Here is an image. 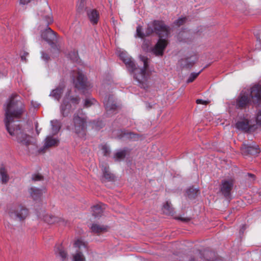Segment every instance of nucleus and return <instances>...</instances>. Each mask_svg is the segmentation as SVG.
<instances>
[{"label": "nucleus", "mask_w": 261, "mask_h": 261, "mask_svg": "<svg viewBox=\"0 0 261 261\" xmlns=\"http://www.w3.org/2000/svg\"><path fill=\"white\" fill-rule=\"evenodd\" d=\"M164 49H165V47H166V46L167 45V44H168V41H167L166 40H165V39H164Z\"/></svg>", "instance_id": "nucleus-48"}, {"label": "nucleus", "mask_w": 261, "mask_h": 261, "mask_svg": "<svg viewBox=\"0 0 261 261\" xmlns=\"http://www.w3.org/2000/svg\"><path fill=\"white\" fill-rule=\"evenodd\" d=\"M174 214V210L169 201L164 203V214L172 216Z\"/></svg>", "instance_id": "nucleus-29"}, {"label": "nucleus", "mask_w": 261, "mask_h": 261, "mask_svg": "<svg viewBox=\"0 0 261 261\" xmlns=\"http://www.w3.org/2000/svg\"><path fill=\"white\" fill-rule=\"evenodd\" d=\"M88 118L82 109L77 110L73 115L69 129L80 138L86 135Z\"/></svg>", "instance_id": "nucleus-4"}, {"label": "nucleus", "mask_w": 261, "mask_h": 261, "mask_svg": "<svg viewBox=\"0 0 261 261\" xmlns=\"http://www.w3.org/2000/svg\"><path fill=\"white\" fill-rule=\"evenodd\" d=\"M100 167L103 172V177L106 179L111 181L114 179V175L109 171V167L107 164H101Z\"/></svg>", "instance_id": "nucleus-21"}, {"label": "nucleus", "mask_w": 261, "mask_h": 261, "mask_svg": "<svg viewBox=\"0 0 261 261\" xmlns=\"http://www.w3.org/2000/svg\"><path fill=\"white\" fill-rule=\"evenodd\" d=\"M64 88V86H60L58 87L57 88L51 91L49 94V96L54 98L58 101H59L63 92Z\"/></svg>", "instance_id": "nucleus-20"}, {"label": "nucleus", "mask_w": 261, "mask_h": 261, "mask_svg": "<svg viewBox=\"0 0 261 261\" xmlns=\"http://www.w3.org/2000/svg\"><path fill=\"white\" fill-rule=\"evenodd\" d=\"M73 83L75 87L85 93L91 87L90 83L87 81L86 77L79 70H74L72 73Z\"/></svg>", "instance_id": "nucleus-6"}, {"label": "nucleus", "mask_w": 261, "mask_h": 261, "mask_svg": "<svg viewBox=\"0 0 261 261\" xmlns=\"http://www.w3.org/2000/svg\"><path fill=\"white\" fill-rule=\"evenodd\" d=\"M38 15L40 16V19L44 21L45 24L47 26H48L54 21L51 9L48 7L44 11H40Z\"/></svg>", "instance_id": "nucleus-12"}, {"label": "nucleus", "mask_w": 261, "mask_h": 261, "mask_svg": "<svg viewBox=\"0 0 261 261\" xmlns=\"http://www.w3.org/2000/svg\"><path fill=\"white\" fill-rule=\"evenodd\" d=\"M127 135H128V137L130 139H134L135 140L136 138H138V136L136 134L132 133H129L127 134Z\"/></svg>", "instance_id": "nucleus-45"}, {"label": "nucleus", "mask_w": 261, "mask_h": 261, "mask_svg": "<svg viewBox=\"0 0 261 261\" xmlns=\"http://www.w3.org/2000/svg\"><path fill=\"white\" fill-rule=\"evenodd\" d=\"M197 60L196 56H191L190 57L181 59L179 63L182 68H190L193 66Z\"/></svg>", "instance_id": "nucleus-17"}, {"label": "nucleus", "mask_w": 261, "mask_h": 261, "mask_svg": "<svg viewBox=\"0 0 261 261\" xmlns=\"http://www.w3.org/2000/svg\"><path fill=\"white\" fill-rule=\"evenodd\" d=\"M73 54L74 55V56H75L74 58L73 59V60H77V53L76 52H73Z\"/></svg>", "instance_id": "nucleus-47"}, {"label": "nucleus", "mask_w": 261, "mask_h": 261, "mask_svg": "<svg viewBox=\"0 0 261 261\" xmlns=\"http://www.w3.org/2000/svg\"><path fill=\"white\" fill-rule=\"evenodd\" d=\"M196 103L206 105L210 103L209 100H204L201 99H198L196 101Z\"/></svg>", "instance_id": "nucleus-41"}, {"label": "nucleus", "mask_w": 261, "mask_h": 261, "mask_svg": "<svg viewBox=\"0 0 261 261\" xmlns=\"http://www.w3.org/2000/svg\"><path fill=\"white\" fill-rule=\"evenodd\" d=\"M96 100L94 98H87L85 99L84 102V107L88 108L91 105L94 104Z\"/></svg>", "instance_id": "nucleus-36"}, {"label": "nucleus", "mask_w": 261, "mask_h": 261, "mask_svg": "<svg viewBox=\"0 0 261 261\" xmlns=\"http://www.w3.org/2000/svg\"><path fill=\"white\" fill-rule=\"evenodd\" d=\"M119 56L125 64L128 70L134 74V78L139 84H143L147 80L148 74L147 70L148 67L149 59L144 56L140 55L139 58L143 64L142 68H138L132 59L125 52H121Z\"/></svg>", "instance_id": "nucleus-3"}, {"label": "nucleus", "mask_w": 261, "mask_h": 261, "mask_svg": "<svg viewBox=\"0 0 261 261\" xmlns=\"http://www.w3.org/2000/svg\"><path fill=\"white\" fill-rule=\"evenodd\" d=\"M236 127L245 132H248L250 129L249 123L247 120L238 121L236 124Z\"/></svg>", "instance_id": "nucleus-25"}, {"label": "nucleus", "mask_w": 261, "mask_h": 261, "mask_svg": "<svg viewBox=\"0 0 261 261\" xmlns=\"http://www.w3.org/2000/svg\"><path fill=\"white\" fill-rule=\"evenodd\" d=\"M92 211L94 216L98 217L102 213V208L100 205H96L92 207Z\"/></svg>", "instance_id": "nucleus-30"}, {"label": "nucleus", "mask_w": 261, "mask_h": 261, "mask_svg": "<svg viewBox=\"0 0 261 261\" xmlns=\"http://www.w3.org/2000/svg\"><path fill=\"white\" fill-rule=\"evenodd\" d=\"M41 38L49 43H53L56 40V33L48 26L46 29L41 32Z\"/></svg>", "instance_id": "nucleus-13"}, {"label": "nucleus", "mask_w": 261, "mask_h": 261, "mask_svg": "<svg viewBox=\"0 0 261 261\" xmlns=\"http://www.w3.org/2000/svg\"><path fill=\"white\" fill-rule=\"evenodd\" d=\"M199 253H200V255L202 256V254H201V252H199Z\"/></svg>", "instance_id": "nucleus-52"}, {"label": "nucleus", "mask_w": 261, "mask_h": 261, "mask_svg": "<svg viewBox=\"0 0 261 261\" xmlns=\"http://www.w3.org/2000/svg\"><path fill=\"white\" fill-rule=\"evenodd\" d=\"M103 102L108 115L115 114L118 112L119 107L116 105V102L114 100L112 96L106 97Z\"/></svg>", "instance_id": "nucleus-9"}, {"label": "nucleus", "mask_w": 261, "mask_h": 261, "mask_svg": "<svg viewBox=\"0 0 261 261\" xmlns=\"http://www.w3.org/2000/svg\"><path fill=\"white\" fill-rule=\"evenodd\" d=\"M233 181L232 180H223L222 181L221 191L226 198H228L230 195V191L233 187Z\"/></svg>", "instance_id": "nucleus-16"}, {"label": "nucleus", "mask_w": 261, "mask_h": 261, "mask_svg": "<svg viewBox=\"0 0 261 261\" xmlns=\"http://www.w3.org/2000/svg\"><path fill=\"white\" fill-rule=\"evenodd\" d=\"M175 219L177 220H180L184 222H188L190 221L191 218L189 217H176Z\"/></svg>", "instance_id": "nucleus-40"}, {"label": "nucleus", "mask_w": 261, "mask_h": 261, "mask_svg": "<svg viewBox=\"0 0 261 261\" xmlns=\"http://www.w3.org/2000/svg\"><path fill=\"white\" fill-rule=\"evenodd\" d=\"M7 213L10 219L21 221L28 216L29 210L22 205L15 204L9 207Z\"/></svg>", "instance_id": "nucleus-5"}, {"label": "nucleus", "mask_w": 261, "mask_h": 261, "mask_svg": "<svg viewBox=\"0 0 261 261\" xmlns=\"http://www.w3.org/2000/svg\"><path fill=\"white\" fill-rule=\"evenodd\" d=\"M76 8L77 11L79 13L82 12L85 8V0H79L77 2Z\"/></svg>", "instance_id": "nucleus-32"}, {"label": "nucleus", "mask_w": 261, "mask_h": 261, "mask_svg": "<svg viewBox=\"0 0 261 261\" xmlns=\"http://www.w3.org/2000/svg\"><path fill=\"white\" fill-rule=\"evenodd\" d=\"M28 55V53H24V55H22L21 56V58L22 60H25V56H27Z\"/></svg>", "instance_id": "nucleus-46"}, {"label": "nucleus", "mask_w": 261, "mask_h": 261, "mask_svg": "<svg viewBox=\"0 0 261 261\" xmlns=\"http://www.w3.org/2000/svg\"><path fill=\"white\" fill-rule=\"evenodd\" d=\"M29 193L32 198L34 200H37L41 197L43 191L39 188L32 187L29 189Z\"/></svg>", "instance_id": "nucleus-22"}, {"label": "nucleus", "mask_w": 261, "mask_h": 261, "mask_svg": "<svg viewBox=\"0 0 261 261\" xmlns=\"http://www.w3.org/2000/svg\"><path fill=\"white\" fill-rule=\"evenodd\" d=\"M43 178V177L39 174H34L32 176V179L34 181L41 180Z\"/></svg>", "instance_id": "nucleus-38"}, {"label": "nucleus", "mask_w": 261, "mask_h": 261, "mask_svg": "<svg viewBox=\"0 0 261 261\" xmlns=\"http://www.w3.org/2000/svg\"><path fill=\"white\" fill-rule=\"evenodd\" d=\"M250 95L253 104L259 105L261 103V85H254L250 88Z\"/></svg>", "instance_id": "nucleus-10"}, {"label": "nucleus", "mask_w": 261, "mask_h": 261, "mask_svg": "<svg viewBox=\"0 0 261 261\" xmlns=\"http://www.w3.org/2000/svg\"><path fill=\"white\" fill-rule=\"evenodd\" d=\"M259 195H261V191L259 192Z\"/></svg>", "instance_id": "nucleus-51"}, {"label": "nucleus", "mask_w": 261, "mask_h": 261, "mask_svg": "<svg viewBox=\"0 0 261 261\" xmlns=\"http://www.w3.org/2000/svg\"><path fill=\"white\" fill-rule=\"evenodd\" d=\"M54 252L56 256L59 258L62 261H67L68 260V253L62 245H56L54 248Z\"/></svg>", "instance_id": "nucleus-14"}, {"label": "nucleus", "mask_w": 261, "mask_h": 261, "mask_svg": "<svg viewBox=\"0 0 261 261\" xmlns=\"http://www.w3.org/2000/svg\"><path fill=\"white\" fill-rule=\"evenodd\" d=\"M43 219L45 222L50 224L60 223L62 221L61 218L49 214H46L44 216Z\"/></svg>", "instance_id": "nucleus-23"}, {"label": "nucleus", "mask_w": 261, "mask_h": 261, "mask_svg": "<svg viewBox=\"0 0 261 261\" xmlns=\"http://www.w3.org/2000/svg\"><path fill=\"white\" fill-rule=\"evenodd\" d=\"M0 178L3 184H6L9 180V176L7 170L4 167L0 168Z\"/></svg>", "instance_id": "nucleus-27"}, {"label": "nucleus", "mask_w": 261, "mask_h": 261, "mask_svg": "<svg viewBox=\"0 0 261 261\" xmlns=\"http://www.w3.org/2000/svg\"><path fill=\"white\" fill-rule=\"evenodd\" d=\"M199 192V190L194 189L193 188H190L188 189L186 191L187 195L189 198H194Z\"/></svg>", "instance_id": "nucleus-31"}, {"label": "nucleus", "mask_w": 261, "mask_h": 261, "mask_svg": "<svg viewBox=\"0 0 261 261\" xmlns=\"http://www.w3.org/2000/svg\"><path fill=\"white\" fill-rule=\"evenodd\" d=\"M4 110V122L10 135L20 144L29 146L32 144V137L24 133L19 125L15 124L18 121L15 120L20 119L26 112L25 105L22 98L19 95L12 94L7 100Z\"/></svg>", "instance_id": "nucleus-1"}, {"label": "nucleus", "mask_w": 261, "mask_h": 261, "mask_svg": "<svg viewBox=\"0 0 261 261\" xmlns=\"http://www.w3.org/2000/svg\"><path fill=\"white\" fill-rule=\"evenodd\" d=\"M248 175L249 177L254 178V175L251 173H248Z\"/></svg>", "instance_id": "nucleus-49"}, {"label": "nucleus", "mask_w": 261, "mask_h": 261, "mask_svg": "<svg viewBox=\"0 0 261 261\" xmlns=\"http://www.w3.org/2000/svg\"><path fill=\"white\" fill-rule=\"evenodd\" d=\"M202 71V70H200L197 73L196 72H192L190 74L189 78L187 80V83H190L193 82L195 79H196V77L198 76V75L201 73V72Z\"/></svg>", "instance_id": "nucleus-35"}, {"label": "nucleus", "mask_w": 261, "mask_h": 261, "mask_svg": "<svg viewBox=\"0 0 261 261\" xmlns=\"http://www.w3.org/2000/svg\"><path fill=\"white\" fill-rule=\"evenodd\" d=\"M41 58L43 60H44L45 61H47L49 59V57L48 56V55L44 52H42L41 54Z\"/></svg>", "instance_id": "nucleus-44"}, {"label": "nucleus", "mask_w": 261, "mask_h": 261, "mask_svg": "<svg viewBox=\"0 0 261 261\" xmlns=\"http://www.w3.org/2000/svg\"><path fill=\"white\" fill-rule=\"evenodd\" d=\"M59 140L57 138H54L51 136H48L44 140V143L42 151H45L46 149L57 146L59 144Z\"/></svg>", "instance_id": "nucleus-15"}, {"label": "nucleus", "mask_w": 261, "mask_h": 261, "mask_svg": "<svg viewBox=\"0 0 261 261\" xmlns=\"http://www.w3.org/2000/svg\"><path fill=\"white\" fill-rule=\"evenodd\" d=\"M253 103L250 93L249 94L244 91H242L235 101V107L238 109H245L251 103Z\"/></svg>", "instance_id": "nucleus-7"}, {"label": "nucleus", "mask_w": 261, "mask_h": 261, "mask_svg": "<svg viewBox=\"0 0 261 261\" xmlns=\"http://www.w3.org/2000/svg\"><path fill=\"white\" fill-rule=\"evenodd\" d=\"M68 99V98L67 97V96L66 95V97H64L63 102L60 107L61 113L63 117L68 116L71 109V105L67 101Z\"/></svg>", "instance_id": "nucleus-18"}, {"label": "nucleus", "mask_w": 261, "mask_h": 261, "mask_svg": "<svg viewBox=\"0 0 261 261\" xmlns=\"http://www.w3.org/2000/svg\"><path fill=\"white\" fill-rule=\"evenodd\" d=\"M92 232L99 234L106 232L108 230V227L105 225H100L97 224H93L91 227Z\"/></svg>", "instance_id": "nucleus-24"}, {"label": "nucleus", "mask_w": 261, "mask_h": 261, "mask_svg": "<svg viewBox=\"0 0 261 261\" xmlns=\"http://www.w3.org/2000/svg\"><path fill=\"white\" fill-rule=\"evenodd\" d=\"M51 126V130L54 135L57 134L61 127V123L59 120L57 119L50 121Z\"/></svg>", "instance_id": "nucleus-26"}, {"label": "nucleus", "mask_w": 261, "mask_h": 261, "mask_svg": "<svg viewBox=\"0 0 261 261\" xmlns=\"http://www.w3.org/2000/svg\"><path fill=\"white\" fill-rule=\"evenodd\" d=\"M188 33L185 31L180 32L178 36L177 39L180 42H186L187 41V37L188 36Z\"/></svg>", "instance_id": "nucleus-33"}, {"label": "nucleus", "mask_w": 261, "mask_h": 261, "mask_svg": "<svg viewBox=\"0 0 261 261\" xmlns=\"http://www.w3.org/2000/svg\"><path fill=\"white\" fill-rule=\"evenodd\" d=\"M187 19L186 17L179 18L174 22V23L177 27H180L186 22Z\"/></svg>", "instance_id": "nucleus-37"}, {"label": "nucleus", "mask_w": 261, "mask_h": 261, "mask_svg": "<svg viewBox=\"0 0 261 261\" xmlns=\"http://www.w3.org/2000/svg\"><path fill=\"white\" fill-rule=\"evenodd\" d=\"M70 101L73 104H78L80 102V98L78 97H72L70 98Z\"/></svg>", "instance_id": "nucleus-42"}, {"label": "nucleus", "mask_w": 261, "mask_h": 261, "mask_svg": "<svg viewBox=\"0 0 261 261\" xmlns=\"http://www.w3.org/2000/svg\"><path fill=\"white\" fill-rule=\"evenodd\" d=\"M73 247L76 248V251L72 255V261H86V258L83 253L80 251L82 248H86V245L80 239L76 240L73 244Z\"/></svg>", "instance_id": "nucleus-8"}, {"label": "nucleus", "mask_w": 261, "mask_h": 261, "mask_svg": "<svg viewBox=\"0 0 261 261\" xmlns=\"http://www.w3.org/2000/svg\"><path fill=\"white\" fill-rule=\"evenodd\" d=\"M164 37L165 36H168L169 34L170 33V32H171V29L169 27L164 25Z\"/></svg>", "instance_id": "nucleus-43"}, {"label": "nucleus", "mask_w": 261, "mask_h": 261, "mask_svg": "<svg viewBox=\"0 0 261 261\" xmlns=\"http://www.w3.org/2000/svg\"><path fill=\"white\" fill-rule=\"evenodd\" d=\"M203 255L204 256H202V257H203L207 260L217 261L216 254L215 252L214 251L204 250L203 252Z\"/></svg>", "instance_id": "nucleus-28"}, {"label": "nucleus", "mask_w": 261, "mask_h": 261, "mask_svg": "<svg viewBox=\"0 0 261 261\" xmlns=\"http://www.w3.org/2000/svg\"><path fill=\"white\" fill-rule=\"evenodd\" d=\"M126 155L125 150H120L116 152L114 155V158L116 160H120L125 158Z\"/></svg>", "instance_id": "nucleus-34"}, {"label": "nucleus", "mask_w": 261, "mask_h": 261, "mask_svg": "<svg viewBox=\"0 0 261 261\" xmlns=\"http://www.w3.org/2000/svg\"><path fill=\"white\" fill-rule=\"evenodd\" d=\"M189 261H195V259L194 257H191Z\"/></svg>", "instance_id": "nucleus-50"}, {"label": "nucleus", "mask_w": 261, "mask_h": 261, "mask_svg": "<svg viewBox=\"0 0 261 261\" xmlns=\"http://www.w3.org/2000/svg\"><path fill=\"white\" fill-rule=\"evenodd\" d=\"M241 153L244 156L248 155H256L260 152L257 145L243 144L241 148Z\"/></svg>", "instance_id": "nucleus-11"}, {"label": "nucleus", "mask_w": 261, "mask_h": 261, "mask_svg": "<svg viewBox=\"0 0 261 261\" xmlns=\"http://www.w3.org/2000/svg\"><path fill=\"white\" fill-rule=\"evenodd\" d=\"M142 30V27L140 25L137 27L136 35L140 38L143 39L152 35H156L159 37V41L152 51L156 56H162L163 53V22L154 20L147 24L144 32Z\"/></svg>", "instance_id": "nucleus-2"}, {"label": "nucleus", "mask_w": 261, "mask_h": 261, "mask_svg": "<svg viewBox=\"0 0 261 261\" xmlns=\"http://www.w3.org/2000/svg\"><path fill=\"white\" fill-rule=\"evenodd\" d=\"M87 14L90 22L93 24L97 23L99 19V14L95 9H90L87 10Z\"/></svg>", "instance_id": "nucleus-19"}, {"label": "nucleus", "mask_w": 261, "mask_h": 261, "mask_svg": "<svg viewBox=\"0 0 261 261\" xmlns=\"http://www.w3.org/2000/svg\"><path fill=\"white\" fill-rule=\"evenodd\" d=\"M256 122L258 125L261 124V109L258 110L256 115Z\"/></svg>", "instance_id": "nucleus-39"}]
</instances>
